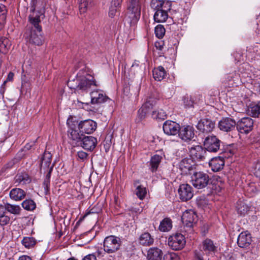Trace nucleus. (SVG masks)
<instances>
[{
    "label": "nucleus",
    "instance_id": "1",
    "mask_svg": "<svg viewBox=\"0 0 260 260\" xmlns=\"http://www.w3.org/2000/svg\"><path fill=\"white\" fill-rule=\"evenodd\" d=\"M39 27H35L32 24L28 27V31L25 32V39L26 42L30 44L36 46H41L44 41V37L43 35L42 27L41 22H37Z\"/></svg>",
    "mask_w": 260,
    "mask_h": 260
},
{
    "label": "nucleus",
    "instance_id": "2",
    "mask_svg": "<svg viewBox=\"0 0 260 260\" xmlns=\"http://www.w3.org/2000/svg\"><path fill=\"white\" fill-rule=\"evenodd\" d=\"M39 3L40 2L37 0H31L30 3V14L28 17V21L29 24H34L35 27H39L37 22H41V19H43L45 17L44 9L36 10Z\"/></svg>",
    "mask_w": 260,
    "mask_h": 260
},
{
    "label": "nucleus",
    "instance_id": "3",
    "mask_svg": "<svg viewBox=\"0 0 260 260\" xmlns=\"http://www.w3.org/2000/svg\"><path fill=\"white\" fill-rule=\"evenodd\" d=\"M142 0H128L127 16L131 19V23L137 22L141 16Z\"/></svg>",
    "mask_w": 260,
    "mask_h": 260
},
{
    "label": "nucleus",
    "instance_id": "4",
    "mask_svg": "<svg viewBox=\"0 0 260 260\" xmlns=\"http://www.w3.org/2000/svg\"><path fill=\"white\" fill-rule=\"evenodd\" d=\"M182 148L180 147V150L183 152L181 154L185 155L187 154L189 152L190 156L192 158L195 159L197 160H204L205 158L206 155H207V151L205 148H203L201 146L196 145L189 148V146H186V145L182 144Z\"/></svg>",
    "mask_w": 260,
    "mask_h": 260
},
{
    "label": "nucleus",
    "instance_id": "5",
    "mask_svg": "<svg viewBox=\"0 0 260 260\" xmlns=\"http://www.w3.org/2000/svg\"><path fill=\"white\" fill-rule=\"evenodd\" d=\"M122 241L119 237L114 235L106 237L104 240V250L108 254H112L118 251Z\"/></svg>",
    "mask_w": 260,
    "mask_h": 260
},
{
    "label": "nucleus",
    "instance_id": "6",
    "mask_svg": "<svg viewBox=\"0 0 260 260\" xmlns=\"http://www.w3.org/2000/svg\"><path fill=\"white\" fill-rule=\"evenodd\" d=\"M193 186L198 189H202L207 186L209 177L207 173L202 171H194L191 177Z\"/></svg>",
    "mask_w": 260,
    "mask_h": 260
},
{
    "label": "nucleus",
    "instance_id": "7",
    "mask_svg": "<svg viewBox=\"0 0 260 260\" xmlns=\"http://www.w3.org/2000/svg\"><path fill=\"white\" fill-rule=\"evenodd\" d=\"M196 164L192 159L186 157L180 161V174L182 176L191 175L195 171Z\"/></svg>",
    "mask_w": 260,
    "mask_h": 260
},
{
    "label": "nucleus",
    "instance_id": "8",
    "mask_svg": "<svg viewBox=\"0 0 260 260\" xmlns=\"http://www.w3.org/2000/svg\"><path fill=\"white\" fill-rule=\"evenodd\" d=\"M79 91L87 92L92 86L98 87L99 85L92 76L87 75L79 79Z\"/></svg>",
    "mask_w": 260,
    "mask_h": 260
},
{
    "label": "nucleus",
    "instance_id": "9",
    "mask_svg": "<svg viewBox=\"0 0 260 260\" xmlns=\"http://www.w3.org/2000/svg\"><path fill=\"white\" fill-rule=\"evenodd\" d=\"M221 141L215 136L207 137L204 141V146L206 151L216 152L220 148Z\"/></svg>",
    "mask_w": 260,
    "mask_h": 260
},
{
    "label": "nucleus",
    "instance_id": "10",
    "mask_svg": "<svg viewBox=\"0 0 260 260\" xmlns=\"http://www.w3.org/2000/svg\"><path fill=\"white\" fill-rule=\"evenodd\" d=\"M253 127V120L248 117L242 118L237 122V129L242 134L249 133L252 129Z\"/></svg>",
    "mask_w": 260,
    "mask_h": 260
},
{
    "label": "nucleus",
    "instance_id": "11",
    "mask_svg": "<svg viewBox=\"0 0 260 260\" xmlns=\"http://www.w3.org/2000/svg\"><path fill=\"white\" fill-rule=\"evenodd\" d=\"M237 122L231 117L222 118L218 122L219 128L223 132H229L234 130L236 126Z\"/></svg>",
    "mask_w": 260,
    "mask_h": 260
},
{
    "label": "nucleus",
    "instance_id": "12",
    "mask_svg": "<svg viewBox=\"0 0 260 260\" xmlns=\"http://www.w3.org/2000/svg\"><path fill=\"white\" fill-rule=\"evenodd\" d=\"M97 127L96 123L91 119L81 121L78 124L80 132L90 134L95 131Z\"/></svg>",
    "mask_w": 260,
    "mask_h": 260
},
{
    "label": "nucleus",
    "instance_id": "13",
    "mask_svg": "<svg viewBox=\"0 0 260 260\" xmlns=\"http://www.w3.org/2000/svg\"><path fill=\"white\" fill-rule=\"evenodd\" d=\"M194 135V129L192 126L186 125L183 126L181 128L180 127V138L184 142L189 145Z\"/></svg>",
    "mask_w": 260,
    "mask_h": 260
},
{
    "label": "nucleus",
    "instance_id": "14",
    "mask_svg": "<svg viewBox=\"0 0 260 260\" xmlns=\"http://www.w3.org/2000/svg\"><path fill=\"white\" fill-rule=\"evenodd\" d=\"M197 129L203 133L212 131L215 127V123L209 119H203L199 121L196 126Z\"/></svg>",
    "mask_w": 260,
    "mask_h": 260
},
{
    "label": "nucleus",
    "instance_id": "15",
    "mask_svg": "<svg viewBox=\"0 0 260 260\" xmlns=\"http://www.w3.org/2000/svg\"><path fill=\"white\" fill-rule=\"evenodd\" d=\"M173 5L171 6H167L164 7V9L155 11L153 16L154 20L156 22H166L168 18V12L171 9H173Z\"/></svg>",
    "mask_w": 260,
    "mask_h": 260
},
{
    "label": "nucleus",
    "instance_id": "16",
    "mask_svg": "<svg viewBox=\"0 0 260 260\" xmlns=\"http://www.w3.org/2000/svg\"><path fill=\"white\" fill-rule=\"evenodd\" d=\"M156 101L150 97L145 104L138 111V118L139 121L143 120L148 112V109L152 108Z\"/></svg>",
    "mask_w": 260,
    "mask_h": 260
},
{
    "label": "nucleus",
    "instance_id": "17",
    "mask_svg": "<svg viewBox=\"0 0 260 260\" xmlns=\"http://www.w3.org/2000/svg\"><path fill=\"white\" fill-rule=\"evenodd\" d=\"M163 130L168 135H176L179 134V124L173 121L167 120L163 124Z\"/></svg>",
    "mask_w": 260,
    "mask_h": 260
},
{
    "label": "nucleus",
    "instance_id": "18",
    "mask_svg": "<svg viewBox=\"0 0 260 260\" xmlns=\"http://www.w3.org/2000/svg\"><path fill=\"white\" fill-rule=\"evenodd\" d=\"M31 181V177L25 171L18 172L14 179V183L16 186L26 185L30 183Z\"/></svg>",
    "mask_w": 260,
    "mask_h": 260
},
{
    "label": "nucleus",
    "instance_id": "19",
    "mask_svg": "<svg viewBox=\"0 0 260 260\" xmlns=\"http://www.w3.org/2000/svg\"><path fill=\"white\" fill-rule=\"evenodd\" d=\"M91 103L93 104H100L106 102L108 97L104 94L102 91L96 90L90 92Z\"/></svg>",
    "mask_w": 260,
    "mask_h": 260
},
{
    "label": "nucleus",
    "instance_id": "20",
    "mask_svg": "<svg viewBox=\"0 0 260 260\" xmlns=\"http://www.w3.org/2000/svg\"><path fill=\"white\" fill-rule=\"evenodd\" d=\"M197 218V215L192 210H186L181 216L182 223L187 228L192 227L193 222Z\"/></svg>",
    "mask_w": 260,
    "mask_h": 260
},
{
    "label": "nucleus",
    "instance_id": "21",
    "mask_svg": "<svg viewBox=\"0 0 260 260\" xmlns=\"http://www.w3.org/2000/svg\"><path fill=\"white\" fill-rule=\"evenodd\" d=\"M193 193L192 187L188 184L180 185V199L183 201H186L192 198Z\"/></svg>",
    "mask_w": 260,
    "mask_h": 260
},
{
    "label": "nucleus",
    "instance_id": "22",
    "mask_svg": "<svg viewBox=\"0 0 260 260\" xmlns=\"http://www.w3.org/2000/svg\"><path fill=\"white\" fill-rule=\"evenodd\" d=\"M81 141V146L87 150L92 151L96 146V139L92 136H85Z\"/></svg>",
    "mask_w": 260,
    "mask_h": 260
},
{
    "label": "nucleus",
    "instance_id": "23",
    "mask_svg": "<svg viewBox=\"0 0 260 260\" xmlns=\"http://www.w3.org/2000/svg\"><path fill=\"white\" fill-rule=\"evenodd\" d=\"M252 242L251 236L246 232H242L237 239V244L241 248H247L250 246Z\"/></svg>",
    "mask_w": 260,
    "mask_h": 260
},
{
    "label": "nucleus",
    "instance_id": "24",
    "mask_svg": "<svg viewBox=\"0 0 260 260\" xmlns=\"http://www.w3.org/2000/svg\"><path fill=\"white\" fill-rule=\"evenodd\" d=\"M223 156H220L212 158L209 161V166L214 172H218L223 169L224 166Z\"/></svg>",
    "mask_w": 260,
    "mask_h": 260
},
{
    "label": "nucleus",
    "instance_id": "25",
    "mask_svg": "<svg viewBox=\"0 0 260 260\" xmlns=\"http://www.w3.org/2000/svg\"><path fill=\"white\" fill-rule=\"evenodd\" d=\"M154 241L153 236L147 232L141 234L138 239L139 243L143 246H150L153 245Z\"/></svg>",
    "mask_w": 260,
    "mask_h": 260
},
{
    "label": "nucleus",
    "instance_id": "26",
    "mask_svg": "<svg viewBox=\"0 0 260 260\" xmlns=\"http://www.w3.org/2000/svg\"><path fill=\"white\" fill-rule=\"evenodd\" d=\"M163 252L157 247H152L147 251V258L148 260H161Z\"/></svg>",
    "mask_w": 260,
    "mask_h": 260
},
{
    "label": "nucleus",
    "instance_id": "27",
    "mask_svg": "<svg viewBox=\"0 0 260 260\" xmlns=\"http://www.w3.org/2000/svg\"><path fill=\"white\" fill-rule=\"evenodd\" d=\"M26 194V192L22 189L14 188L11 190L9 196L12 200L15 201H19L25 197Z\"/></svg>",
    "mask_w": 260,
    "mask_h": 260
},
{
    "label": "nucleus",
    "instance_id": "28",
    "mask_svg": "<svg viewBox=\"0 0 260 260\" xmlns=\"http://www.w3.org/2000/svg\"><path fill=\"white\" fill-rule=\"evenodd\" d=\"M172 5L171 2L166 0H151L150 2V7L155 11Z\"/></svg>",
    "mask_w": 260,
    "mask_h": 260
},
{
    "label": "nucleus",
    "instance_id": "29",
    "mask_svg": "<svg viewBox=\"0 0 260 260\" xmlns=\"http://www.w3.org/2000/svg\"><path fill=\"white\" fill-rule=\"evenodd\" d=\"M52 155L50 152L45 151L41 158V170H46L51 166Z\"/></svg>",
    "mask_w": 260,
    "mask_h": 260
},
{
    "label": "nucleus",
    "instance_id": "30",
    "mask_svg": "<svg viewBox=\"0 0 260 260\" xmlns=\"http://www.w3.org/2000/svg\"><path fill=\"white\" fill-rule=\"evenodd\" d=\"M169 246L172 250L178 251L179 250V233L176 232L170 235L168 239Z\"/></svg>",
    "mask_w": 260,
    "mask_h": 260
},
{
    "label": "nucleus",
    "instance_id": "31",
    "mask_svg": "<svg viewBox=\"0 0 260 260\" xmlns=\"http://www.w3.org/2000/svg\"><path fill=\"white\" fill-rule=\"evenodd\" d=\"M166 74V71L162 66H159L153 70V77L155 80L158 81L163 80Z\"/></svg>",
    "mask_w": 260,
    "mask_h": 260
},
{
    "label": "nucleus",
    "instance_id": "32",
    "mask_svg": "<svg viewBox=\"0 0 260 260\" xmlns=\"http://www.w3.org/2000/svg\"><path fill=\"white\" fill-rule=\"evenodd\" d=\"M172 228V221L170 218H165L160 223L158 229L162 232H167Z\"/></svg>",
    "mask_w": 260,
    "mask_h": 260
},
{
    "label": "nucleus",
    "instance_id": "33",
    "mask_svg": "<svg viewBox=\"0 0 260 260\" xmlns=\"http://www.w3.org/2000/svg\"><path fill=\"white\" fill-rule=\"evenodd\" d=\"M11 46L10 40L5 37L0 38V52L3 54H6Z\"/></svg>",
    "mask_w": 260,
    "mask_h": 260
},
{
    "label": "nucleus",
    "instance_id": "34",
    "mask_svg": "<svg viewBox=\"0 0 260 260\" xmlns=\"http://www.w3.org/2000/svg\"><path fill=\"white\" fill-rule=\"evenodd\" d=\"M151 116L153 119L157 121H163L167 118L166 112L162 109L153 111L152 112Z\"/></svg>",
    "mask_w": 260,
    "mask_h": 260
},
{
    "label": "nucleus",
    "instance_id": "35",
    "mask_svg": "<svg viewBox=\"0 0 260 260\" xmlns=\"http://www.w3.org/2000/svg\"><path fill=\"white\" fill-rule=\"evenodd\" d=\"M165 43L163 41H156L154 43L155 48L153 50V53L158 56H162L164 54Z\"/></svg>",
    "mask_w": 260,
    "mask_h": 260
},
{
    "label": "nucleus",
    "instance_id": "36",
    "mask_svg": "<svg viewBox=\"0 0 260 260\" xmlns=\"http://www.w3.org/2000/svg\"><path fill=\"white\" fill-rule=\"evenodd\" d=\"M216 248V247L211 240L207 239L203 242V249L205 251L208 253L214 252Z\"/></svg>",
    "mask_w": 260,
    "mask_h": 260
},
{
    "label": "nucleus",
    "instance_id": "37",
    "mask_svg": "<svg viewBox=\"0 0 260 260\" xmlns=\"http://www.w3.org/2000/svg\"><path fill=\"white\" fill-rule=\"evenodd\" d=\"M162 157L159 155L155 154L152 156L150 160V169L152 172L156 171L161 161Z\"/></svg>",
    "mask_w": 260,
    "mask_h": 260
},
{
    "label": "nucleus",
    "instance_id": "38",
    "mask_svg": "<svg viewBox=\"0 0 260 260\" xmlns=\"http://www.w3.org/2000/svg\"><path fill=\"white\" fill-rule=\"evenodd\" d=\"M24 209L28 211H34L36 208V204L31 199H26L21 203Z\"/></svg>",
    "mask_w": 260,
    "mask_h": 260
},
{
    "label": "nucleus",
    "instance_id": "39",
    "mask_svg": "<svg viewBox=\"0 0 260 260\" xmlns=\"http://www.w3.org/2000/svg\"><path fill=\"white\" fill-rule=\"evenodd\" d=\"M22 244L26 248H31L36 244V240L30 237H25L21 241Z\"/></svg>",
    "mask_w": 260,
    "mask_h": 260
},
{
    "label": "nucleus",
    "instance_id": "40",
    "mask_svg": "<svg viewBox=\"0 0 260 260\" xmlns=\"http://www.w3.org/2000/svg\"><path fill=\"white\" fill-rule=\"evenodd\" d=\"M136 194L140 200H143L147 194V189L141 185L137 186Z\"/></svg>",
    "mask_w": 260,
    "mask_h": 260
},
{
    "label": "nucleus",
    "instance_id": "41",
    "mask_svg": "<svg viewBox=\"0 0 260 260\" xmlns=\"http://www.w3.org/2000/svg\"><path fill=\"white\" fill-rule=\"evenodd\" d=\"M248 113L253 117H259L260 116V102L256 105L250 106L248 108Z\"/></svg>",
    "mask_w": 260,
    "mask_h": 260
},
{
    "label": "nucleus",
    "instance_id": "42",
    "mask_svg": "<svg viewBox=\"0 0 260 260\" xmlns=\"http://www.w3.org/2000/svg\"><path fill=\"white\" fill-rule=\"evenodd\" d=\"M68 137L70 139L76 142H79L82 139V134H80L79 133L76 129H72L71 131H68Z\"/></svg>",
    "mask_w": 260,
    "mask_h": 260
},
{
    "label": "nucleus",
    "instance_id": "43",
    "mask_svg": "<svg viewBox=\"0 0 260 260\" xmlns=\"http://www.w3.org/2000/svg\"><path fill=\"white\" fill-rule=\"evenodd\" d=\"M4 208L5 210H7L8 212L13 214H19L21 210L19 206L10 204H6Z\"/></svg>",
    "mask_w": 260,
    "mask_h": 260
},
{
    "label": "nucleus",
    "instance_id": "44",
    "mask_svg": "<svg viewBox=\"0 0 260 260\" xmlns=\"http://www.w3.org/2000/svg\"><path fill=\"white\" fill-rule=\"evenodd\" d=\"M155 36L158 39H162L165 35L166 29L161 24H158L155 27Z\"/></svg>",
    "mask_w": 260,
    "mask_h": 260
},
{
    "label": "nucleus",
    "instance_id": "45",
    "mask_svg": "<svg viewBox=\"0 0 260 260\" xmlns=\"http://www.w3.org/2000/svg\"><path fill=\"white\" fill-rule=\"evenodd\" d=\"M79 123H78L75 117L70 116L67 121V124L70 128L69 131L75 129L78 126Z\"/></svg>",
    "mask_w": 260,
    "mask_h": 260
},
{
    "label": "nucleus",
    "instance_id": "46",
    "mask_svg": "<svg viewBox=\"0 0 260 260\" xmlns=\"http://www.w3.org/2000/svg\"><path fill=\"white\" fill-rule=\"evenodd\" d=\"M237 208L238 213L240 215H244L247 213L248 210V206L242 202H240V203L238 204Z\"/></svg>",
    "mask_w": 260,
    "mask_h": 260
},
{
    "label": "nucleus",
    "instance_id": "47",
    "mask_svg": "<svg viewBox=\"0 0 260 260\" xmlns=\"http://www.w3.org/2000/svg\"><path fill=\"white\" fill-rule=\"evenodd\" d=\"M79 79H76L69 80L68 82V86L71 89H73L79 92Z\"/></svg>",
    "mask_w": 260,
    "mask_h": 260
},
{
    "label": "nucleus",
    "instance_id": "48",
    "mask_svg": "<svg viewBox=\"0 0 260 260\" xmlns=\"http://www.w3.org/2000/svg\"><path fill=\"white\" fill-rule=\"evenodd\" d=\"M7 10L6 7L3 4L0 5V21L5 22L7 17Z\"/></svg>",
    "mask_w": 260,
    "mask_h": 260
},
{
    "label": "nucleus",
    "instance_id": "49",
    "mask_svg": "<svg viewBox=\"0 0 260 260\" xmlns=\"http://www.w3.org/2000/svg\"><path fill=\"white\" fill-rule=\"evenodd\" d=\"M88 2L87 0H80L79 3V9L81 14L84 13L87 10Z\"/></svg>",
    "mask_w": 260,
    "mask_h": 260
},
{
    "label": "nucleus",
    "instance_id": "50",
    "mask_svg": "<svg viewBox=\"0 0 260 260\" xmlns=\"http://www.w3.org/2000/svg\"><path fill=\"white\" fill-rule=\"evenodd\" d=\"M10 221V217L6 215V213L4 215L0 216V225L1 226H5L9 223Z\"/></svg>",
    "mask_w": 260,
    "mask_h": 260
},
{
    "label": "nucleus",
    "instance_id": "51",
    "mask_svg": "<svg viewBox=\"0 0 260 260\" xmlns=\"http://www.w3.org/2000/svg\"><path fill=\"white\" fill-rule=\"evenodd\" d=\"M253 172L254 175L260 179V162L254 163L253 167Z\"/></svg>",
    "mask_w": 260,
    "mask_h": 260
},
{
    "label": "nucleus",
    "instance_id": "52",
    "mask_svg": "<svg viewBox=\"0 0 260 260\" xmlns=\"http://www.w3.org/2000/svg\"><path fill=\"white\" fill-rule=\"evenodd\" d=\"M183 103L186 107H191L193 106V102L191 99V97L187 95L183 98Z\"/></svg>",
    "mask_w": 260,
    "mask_h": 260
},
{
    "label": "nucleus",
    "instance_id": "53",
    "mask_svg": "<svg viewBox=\"0 0 260 260\" xmlns=\"http://www.w3.org/2000/svg\"><path fill=\"white\" fill-rule=\"evenodd\" d=\"M14 164L15 163L13 160L10 161L2 168L1 172L3 173L7 172L8 170H10L13 167Z\"/></svg>",
    "mask_w": 260,
    "mask_h": 260
},
{
    "label": "nucleus",
    "instance_id": "54",
    "mask_svg": "<svg viewBox=\"0 0 260 260\" xmlns=\"http://www.w3.org/2000/svg\"><path fill=\"white\" fill-rule=\"evenodd\" d=\"M119 9L118 7H114L111 5L109 11V16L111 18H113L116 14L117 12L119 11Z\"/></svg>",
    "mask_w": 260,
    "mask_h": 260
},
{
    "label": "nucleus",
    "instance_id": "55",
    "mask_svg": "<svg viewBox=\"0 0 260 260\" xmlns=\"http://www.w3.org/2000/svg\"><path fill=\"white\" fill-rule=\"evenodd\" d=\"M50 181L48 180H44L43 185L44 189V193L45 195L48 194L50 193Z\"/></svg>",
    "mask_w": 260,
    "mask_h": 260
},
{
    "label": "nucleus",
    "instance_id": "56",
    "mask_svg": "<svg viewBox=\"0 0 260 260\" xmlns=\"http://www.w3.org/2000/svg\"><path fill=\"white\" fill-rule=\"evenodd\" d=\"M77 156L78 159L83 161L87 159L88 154L83 151H79L77 152Z\"/></svg>",
    "mask_w": 260,
    "mask_h": 260
},
{
    "label": "nucleus",
    "instance_id": "57",
    "mask_svg": "<svg viewBox=\"0 0 260 260\" xmlns=\"http://www.w3.org/2000/svg\"><path fill=\"white\" fill-rule=\"evenodd\" d=\"M180 250L183 248L186 244L184 236L180 234Z\"/></svg>",
    "mask_w": 260,
    "mask_h": 260
},
{
    "label": "nucleus",
    "instance_id": "58",
    "mask_svg": "<svg viewBox=\"0 0 260 260\" xmlns=\"http://www.w3.org/2000/svg\"><path fill=\"white\" fill-rule=\"evenodd\" d=\"M123 0H112L111 5L120 8Z\"/></svg>",
    "mask_w": 260,
    "mask_h": 260
},
{
    "label": "nucleus",
    "instance_id": "59",
    "mask_svg": "<svg viewBox=\"0 0 260 260\" xmlns=\"http://www.w3.org/2000/svg\"><path fill=\"white\" fill-rule=\"evenodd\" d=\"M82 260H97L96 255L94 254H89L85 256Z\"/></svg>",
    "mask_w": 260,
    "mask_h": 260
},
{
    "label": "nucleus",
    "instance_id": "60",
    "mask_svg": "<svg viewBox=\"0 0 260 260\" xmlns=\"http://www.w3.org/2000/svg\"><path fill=\"white\" fill-rule=\"evenodd\" d=\"M53 166H54V165H53V164H52V165H51V166L50 167V168L48 169V173L46 174L44 179L50 181L51 174Z\"/></svg>",
    "mask_w": 260,
    "mask_h": 260
},
{
    "label": "nucleus",
    "instance_id": "61",
    "mask_svg": "<svg viewBox=\"0 0 260 260\" xmlns=\"http://www.w3.org/2000/svg\"><path fill=\"white\" fill-rule=\"evenodd\" d=\"M170 260H178L179 256L177 253L171 252L169 254Z\"/></svg>",
    "mask_w": 260,
    "mask_h": 260
},
{
    "label": "nucleus",
    "instance_id": "62",
    "mask_svg": "<svg viewBox=\"0 0 260 260\" xmlns=\"http://www.w3.org/2000/svg\"><path fill=\"white\" fill-rule=\"evenodd\" d=\"M196 257L198 258V260H205L203 256L202 255V252L195 251L194 252Z\"/></svg>",
    "mask_w": 260,
    "mask_h": 260
},
{
    "label": "nucleus",
    "instance_id": "63",
    "mask_svg": "<svg viewBox=\"0 0 260 260\" xmlns=\"http://www.w3.org/2000/svg\"><path fill=\"white\" fill-rule=\"evenodd\" d=\"M14 76V73L13 72H10L8 74L7 79L6 81H7V82L12 81L13 79Z\"/></svg>",
    "mask_w": 260,
    "mask_h": 260
},
{
    "label": "nucleus",
    "instance_id": "64",
    "mask_svg": "<svg viewBox=\"0 0 260 260\" xmlns=\"http://www.w3.org/2000/svg\"><path fill=\"white\" fill-rule=\"evenodd\" d=\"M18 260H32V259L29 256L22 255L19 258Z\"/></svg>",
    "mask_w": 260,
    "mask_h": 260
}]
</instances>
